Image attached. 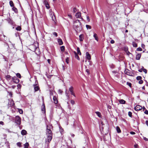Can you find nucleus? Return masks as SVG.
Here are the masks:
<instances>
[{
    "label": "nucleus",
    "mask_w": 148,
    "mask_h": 148,
    "mask_svg": "<svg viewBox=\"0 0 148 148\" xmlns=\"http://www.w3.org/2000/svg\"><path fill=\"white\" fill-rule=\"evenodd\" d=\"M77 53L79 55H81V53L80 52V49L79 47H78L77 49Z\"/></svg>",
    "instance_id": "obj_30"
},
{
    "label": "nucleus",
    "mask_w": 148,
    "mask_h": 148,
    "mask_svg": "<svg viewBox=\"0 0 148 148\" xmlns=\"http://www.w3.org/2000/svg\"><path fill=\"white\" fill-rule=\"evenodd\" d=\"M9 102L8 104V107H13L14 106V101L12 99H10L8 100Z\"/></svg>",
    "instance_id": "obj_3"
},
{
    "label": "nucleus",
    "mask_w": 148,
    "mask_h": 148,
    "mask_svg": "<svg viewBox=\"0 0 148 148\" xmlns=\"http://www.w3.org/2000/svg\"><path fill=\"white\" fill-rule=\"evenodd\" d=\"M143 80L141 79L138 82V83L140 84H141L143 83Z\"/></svg>",
    "instance_id": "obj_41"
},
{
    "label": "nucleus",
    "mask_w": 148,
    "mask_h": 148,
    "mask_svg": "<svg viewBox=\"0 0 148 148\" xmlns=\"http://www.w3.org/2000/svg\"><path fill=\"white\" fill-rule=\"evenodd\" d=\"M17 145L19 147H21V143L20 142H18L16 143Z\"/></svg>",
    "instance_id": "obj_36"
},
{
    "label": "nucleus",
    "mask_w": 148,
    "mask_h": 148,
    "mask_svg": "<svg viewBox=\"0 0 148 148\" xmlns=\"http://www.w3.org/2000/svg\"><path fill=\"white\" fill-rule=\"evenodd\" d=\"M10 4L11 7H13L14 6V4L13 1H10Z\"/></svg>",
    "instance_id": "obj_29"
},
{
    "label": "nucleus",
    "mask_w": 148,
    "mask_h": 148,
    "mask_svg": "<svg viewBox=\"0 0 148 148\" xmlns=\"http://www.w3.org/2000/svg\"><path fill=\"white\" fill-rule=\"evenodd\" d=\"M41 110L43 112V113H45V105L44 103L42 104V106Z\"/></svg>",
    "instance_id": "obj_11"
},
{
    "label": "nucleus",
    "mask_w": 148,
    "mask_h": 148,
    "mask_svg": "<svg viewBox=\"0 0 148 148\" xmlns=\"http://www.w3.org/2000/svg\"><path fill=\"white\" fill-rule=\"evenodd\" d=\"M73 27L77 33L80 32L82 29L81 23L79 20H76L74 22Z\"/></svg>",
    "instance_id": "obj_1"
},
{
    "label": "nucleus",
    "mask_w": 148,
    "mask_h": 148,
    "mask_svg": "<svg viewBox=\"0 0 148 148\" xmlns=\"http://www.w3.org/2000/svg\"><path fill=\"white\" fill-rule=\"evenodd\" d=\"M44 3L46 7L47 8L49 9V4L47 2L45 1L44 2Z\"/></svg>",
    "instance_id": "obj_17"
},
{
    "label": "nucleus",
    "mask_w": 148,
    "mask_h": 148,
    "mask_svg": "<svg viewBox=\"0 0 148 148\" xmlns=\"http://www.w3.org/2000/svg\"><path fill=\"white\" fill-rule=\"evenodd\" d=\"M95 113L99 117H101V116L100 112H96Z\"/></svg>",
    "instance_id": "obj_26"
},
{
    "label": "nucleus",
    "mask_w": 148,
    "mask_h": 148,
    "mask_svg": "<svg viewBox=\"0 0 148 148\" xmlns=\"http://www.w3.org/2000/svg\"><path fill=\"white\" fill-rule=\"evenodd\" d=\"M79 40L80 41H82L84 39V36L83 34L80 35L79 36Z\"/></svg>",
    "instance_id": "obj_14"
},
{
    "label": "nucleus",
    "mask_w": 148,
    "mask_h": 148,
    "mask_svg": "<svg viewBox=\"0 0 148 148\" xmlns=\"http://www.w3.org/2000/svg\"><path fill=\"white\" fill-rule=\"evenodd\" d=\"M146 124L148 126V121H146Z\"/></svg>",
    "instance_id": "obj_64"
},
{
    "label": "nucleus",
    "mask_w": 148,
    "mask_h": 148,
    "mask_svg": "<svg viewBox=\"0 0 148 148\" xmlns=\"http://www.w3.org/2000/svg\"><path fill=\"white\" fill-rule=\"evenodd\" d=\"M0 124H1L2 125H4L3 122L2 121H0Z\"/></svg>",
    "instance_id": "obj_61"
},
{
    "label": "nucleus",
    "mask_w": 148,
    "mask_h": 148,
    "mask_svg": "<svg viewBox=\"0 0 148 148\" xmlns=\"http://www.w3.org/2000/svg\"><path fill=\"white\" fill-rule=\"evenodd\" d=\"M127 84L130 87H131V84L130 83L127 82Z\"/></svg>",
    "instance_id": "obj_55"
},
{
    "label": "nucleus",
    "mask_w": 148,
    "mask_h": 148,
    "mask_svg": "<svg viewBox=\"0 0 148 148\" xmlns=\"http://www.w3.org/2000/svg\"><path fill=\"white\" fill-rule=\"evenodd\" d=\"M145 46L144 44H142L141 45V47L143 49H144L145 48Z\"/></svg>",
    "instance_id": "obj_53"
},
{
    "label": "nucleus",
    "mask_w": 148,
    "mask_h": 148,
    "mask_svg": "<svg viewBox=\"0 0 148 148\" xmlns=\"http://www.w3.org/2000/svg\"><path fill=\"white\" fill-rule=\"evenodd\" d=\"M58 92H59L60 94H62V90L60 89V90H58Z\"/></svg>",
    "instance_id": "obj_54"
},
{
    "label": "nucleus",
    "mask_w": 148,
    "mask_h": 148,
    "mask_svg": "<svg viewBox=\"0 0 148 148\" xmlns=\"http://www.w3.org/2000/svg\"><path fill=\"white\" fill-rule=\"evenodd\" d=\"M144 113L146 114H148V110H146L144 112Z\"/></svg>",
    "instance_id": "obj_47"
},
{
    "label": "nucleus",
    "mask_w": 148,
    "mask_h": 148,
    "mask_svg": "<svg viewBox=\"0 0 148 148\" xmlns=\"http://www.w3.org/2000/svg\"><path fill=\"white\" fill-rule=\"evenodd\" d=\"M142 108L143 111H144V110H146V108L144 106Z\"/></svg>",
    "instance_id": "obj_63"
},
{
    "label": "nucleus",
    "mask_w": 148,
    "mask_h": 148,
    "mask_svg": "<svg viewBox=\"0 0 148 148\" xmlns=\"http://www.w3.org/2000/svg\"><path fill=\"white\" fill-rule=\"evenodd\" d=\"M19 113L21 114H22L23 113V111L21 109H19L18 110Z\"/></svg>",
    "instance_id": "obj_42"
},
{
    "label": "nucleus",
    "mask_w": 148,
    "mask_h": 148,
    "mask_svg": "<svg viewBox=\"0 0 148 148\" xmlns=\"http://www.w3.org/2000/svg\"><path fill=\"white\" fill-rule=\"evenodd\" d=\"M15 122L18 125L20 124L21 119L20 117L18 116H16L15 117Z\"/></svg>",
    "instance_id": "obj_4"
},
{
    "label": "nucleus",
    "mask_w": 148,
    "mask_h": 148,
    "mask_svg": "<svg viewBox=\"0 0 148 148\" xmlns=\"http://www.w3.org/2000/svg\"><path fill=\"white\" fill-rule=\"evenodd\" d=\"M12 81L14 82L17 84L18 83L19 81V80L16 77H12Z\"/></svg>",
    "instance_id": "obj_9"
},
{
    "label": "nucleus",
    "mask_w": 148,
    "mask_h": 148,
    "mask_svg": "<svg viewBox=\"0 0 148 148\" xmlns=\"http://www.w3.org/2000/svg\"><path fill=\"white\" fill-rule=\"evenodd\" d=\"M16 76L18 77L19 78H21V74L18 73H17L16 74Z\"/></svg>",
    "instance_id": "obj_32"
},
{
    "label": "nucleus",
    "mask_w": 148,
    "mask_h": 148,
    "mask_svg": "<svg viewBox=\"0 0 148 148\" xmlns=\"http://www.w3.org/2000/svg\"><path fill=\"white\" fill-rule=\"evenodd\" d=\"M53 34L55 35L56 37H57L58 36L57 33L56 32H53Z\"/></svg>",
    "instance_id": "obj_46"
},
{
    "label": "nucleus",
    "mask_w": 148,
    "mask_h": 148,
    "mask_svg": "<svg viewBox=\"0 0 148 148\" xmlns=\"http://www.w3.org/2000/svg\"><path fill=\"white\" fill-rule=\"evenodd\" d=\"M16 30L17 31H20L21 29V26H18L16 28Z\"/></svg>",
    "instance_id": "obj_28"
},
{
    "label": "nucleus",
    "mask_w": 148,
    "mask_h": 148,
    "mask_svg": "<svg viewBox=\"0 0 148 148\" xmlns=\"http://www.w3.org/2000/svg\"><path fill=\"white\" fill-rule=\"evenodd\" d=\"M143 139L146 141H147L148 140V139L145 137H143Z\"/></svg>",
    "instance_id": "obj_51"
},
{
    "label": "nucleus",
    "mask_w": 148,
    "mask_h": 148,
    "mask_svg": "<svg viewBox=\"0 0 148 148\" xmlns=\"http://www.w3.org/2000/svg\"><path fill=\"white\" fill-rule=\"evenodd\" d=\"M13 9L15 12L17 11V9L15 7H13Z\"/></svg>",
    "instance_id": "obj_50"
},
{
    "label": "nucleus",
    "mask_w": 148,
    "mask_h": 148,
    "mask_svg": "<svg viewBox=\"0 0 148 148\" xmlns=\"http://www.w3.org/2000/svg\"><path fill=\"white\" fill-rule=\"evenodd\" d=\"M141 79L142 77L140 76H138L136 77V79L138 80H140Z\"/></svg>",
    "instance_id": "obj_33"
},
{
    "label": "nucleus",
    "mask_w": 148,
    "mask_h": 148,
    "mask_svg": "<svg viewBox=\"0 0 148 148\" xmlns=\"http://www.w3.org/2000/svg\"><path fill=\"white\" fill-rule=\"evenodd\" d=\"M86 18H87V21H90V18H89V17L88 16H87V17Z\"/></svg>",
    "instance_id": "obj_56"
},
{
    "label": "nucleus",
    "mask_w": 148,
    "mask_h": 148,
    "mask_svg": "<svg viewBox=\"0 0 148 148\" xmlns=\"http://www.w3.org/2000/svg\"><path fill=\"white\" fill-rule=\"evenodd\" d=\"M76 18H80L81 17V14L80 12H78L76 13L75 15Z\"/></svg>",
    "instance_id": "obj_16"
},
{
    "label": "nucleus",
    "mask_w": 148,
    "mask_h": 148,
    "mask_svg": "<svg viewBox=\"0 0 148 148\" xmlns=\"http://www.w3.org/2000/svg\"><path fill=\"white\" fill-rule=\"evenodd\" d=\"M119 102L120 103L123 104H125L126 103L125 101L123 99H120L119 100Z\"/></svg>",
    "instance_id": "obj_19"
},
{
    "label": "nucleus",
    "mask_w": 148,
    "mask_h": 148,
    "mask_svg": "<svg viewBox=\"0 0 148 148\" xmlns=\"http://www.w3.org/2000/svg\"><path fill=\"white\" fill-rule=\"evenodd\" d=\"M58 41L60 45H61L63 44V42L61 39H58Z\"/></svg>",
    "instance_id": "obj_20"
},
{
    "label": "nucleus",
    "mask_w": 148,
    "mask_h": 148,
    "mask_svg": "<svg viewBox=\"0 0 148 148\" xmlns=\"http://www.w3.org/2000/svg\"><path fill=\"white\" fill-rule=\"evenodd\" d=\"M11 76L9 75H7L5 76V78L7 80H9L11 78Z\"/></svg>",
    "instance_id": "obj_25"
},
{
    "label": "nucleus",
    "mask_w": 148,
    "mask_h": 148,
    "mask_svg": "<svg viewBox=\"0 0 148 148\" xmlns=\"http://www.w3.org/2000/svg\"><path fill=\"white\" fill-rule=\"evenodd\" d=\"M9 95L11 97H12V92H8Z\"/></svg>",
    "instance_id": "obj_39"
},
{
    "label": "nucleus",
    "mask_w": 148,
    "mask_h": 148,
    "mask_svg": "<svg viewBox=\"0 0 148 148\" xmlns=\"http://www.w3.org/2000/svg\"><path fill=\"white\" fill-rule=\"evenodd\" d=\"M132 112H131L130 111H129L128 112V114L129 116H130V117H132Z\"/></svg>",
    "instance_id": "obj_37"
},
{
    "label": "nucleus",
    "mask_w": 148,
    "mask_h": 148,
    "mask_svg": "<svg viewBox=\"0 0 148 148\" xmlns=\"http://www.w3.org/2000/svg\"><path fill=\"white\" fill-rule=\"evenodd\" d=\"M130 133L131 134H132V135L134 134H135V133L134 132H130Z\"/></svg>",
    "instance_id": "obj_59"
},
{
    "label": "nucleus",
    "mask_w": 148,
    "mask_h": 148,
    "mask_svg": "<svg viewBox=\"0 0 148 148\" xmlns=\"http://www.w3.org/2000/svg\"><path fill=\"white\" fill-rule=\"evenodd\" d=\"M136 50L138 51H142V49L140 47H138L137 49Z\"/></svg>",
    "instance_id": "obj_38"
},
{
    "label": "nucleus",
    "mask_w": 148,
    "mask_h": 148,
    "mask_svg": "<svg viewBox=\"0 0 148 148\" xmlns=\"http://www.w3.org/2000/svg\"><path fill=\"white\" fill-rule=\"evenodd\" d=\"M86 71L88 75H89L90 74V71L89 69H87L86 70Z\"/></svg>",
    "instance_id": "obj_45"
},
{
    "label": "nucleus",
    "mask_w": 148,
    "mask_h": 148,
    "mask_svg": "<svg viewBox=\"0 0 148 148\" xmlns=\"http://www.w3.org/2000/svg\"><path fill=\"white\" fill-rule=\"evenodd\" d=\"M143 68H142L140 69H139L138 70V71H139L140 72H142V71H143Z\"/></svg>",
    "instance_id": "obj_48"
},
{
    "label": "nucleus",
    "mask_w": 148,
    "mask_h": 148,
    "mask_svg": "<svg viewBox=\"0 0 148 148\" xmlns=\"http://www.w3.org/2000/svg\"><path fill=\"white\" fill-rule=\"evenodd\" d=\"M70 102L71 104H72L73 105H74L75 103L74 101L73 100H71Z\"/></svg>",
    "instance_id": "obj_40"
},
{
    "label": "nucleus",
    "mask_w": 148,
    "mask_h": 148,
    "mask_svg": "<svg viewBox=\"0 0 148 148\" xmlns=\"http://www.w3.org/2000/svg\"><path fill=\"white\" fill-rule=\"evenodd\" d=\"M74 53H75V57L78 60H80V58H79V56L77 54V53L75 52H74Z\"/></svg>",
    "instance_id": "obj_18"
},
{
    "label": "nucleus",
    "mask_w": 148,
    "mask_h": 148,
    "mask_svg": "<svg viewBox=\"0 0 148 148\" xmlns=\"http://www.w3.org/2000/svg\"><path fill=\"white\" fill-rule=\"evenodd\" d=\"M68 16L70 18H72V16L70 14H68Z\"/></svg>",
    "instance_id": "obj_62"
},
{
    "label": "nucleus",
    "mask_w": 148,
    "mask_h": 148,
    "mask_svg": "<svg viewBox=\"0 0 148 148\" xmlns=\"http://www.w3.org/2000/svg\"><path fill=\"white\" fill-rule=\"evenodd\" d=\"M53 102L55 104H57L58 103L57 98L56 96H54L53 97Z\"/></svg>",
    "instance_id": "obj_13"
},
{
    "label": "nucleus",
    "mask_w": 148,
    "mask_h": 148,
    "mask_svg": "<svg viewBox=\"0 0 148 148\" xmlns=\"http://www.w3.org/2000/svg\"><path fill=\"white\" fill-rule=\"evenodd\" d=\"M51 17H52V20L55 22V20H56V18H55V16H54V15H52Z\"/></svg>",
    "instance_id": "obj_35"
},
{
    "label": "nucleus",
    "mask_w": 148,
    "mask_h": 148,
    "mask_svg": "<svg viewBox=\"0 0 148 148\" xmlns=\"http://www.w3.org/2000/svg\"><path fill=\"white\" fill-rule=\"evenodd\" d=\"M65 93L66 94V96H67L68 98L69 97V96L68 95V94L67 93V92L66 90L65 91Z\"/></svg>",
    "instance_id": "obj_60"
},
{
    "label": "nucleus",
    "mask_w": 148,
    "mask_h": 148,
    "mask_svg": "<svg viewBox=\"0 0 148 148\" xmlns=\"http://www.w3.org/2000/svg\"><path fill=\"white\" fill-rule=\"evenodd\" d=\"M34 90L35 92L37 91H38L39 89V88L38 86H35V85H34Z\"/></svg>",
    "instance_id": "obj_22"
},
{
    "label": "nucleus",
    "mask_w": 148,
    "mask_h": 148,
    "mask_svg": "<svg viewBox=\"0 0 148 148\" xmlns=\"http://www.w3.org/2000/svg\"><path fill=\"white\" fill-rule=\"evenodd\" d=\"M124 73L127 75L131 76L132 75V73H131L130 71L128 69H125L124 71Z\"/></svg>",
    "instance_id": "obj_8"
},
{
    "label": "nucleus",
    "mask_w": 148,
    "mask_h": 148,
    "mask_svg": "<svg viewBox=\"0 0 148 148\" xmlns=\"http://www.w3.org/2000/svg\"><path fill=\"white\" fill-rule=\"evenodd\" d=\"M76 10H76V9L75 8H73V12H75H75L76 11Z\"/></svg>",
    "instance_id": "obj_57"
},
{
    "label": "nucleus",
    "mask_w": 148,
    "mask_h": 148,
    "mask_svg": "<svg viewBox=\"0 0 148 148\" xmlns=\"http://www.w3.org/2000/svg\"><path fill=\"white\" fill-rule=\"evenodd\" d=\"M60 49L62 52H63L64 51L65 47L64 46H62L60 47Z\"/></svg>",
    "instance_id": "obj_27"
},
{
    "label": "nucleus",
    "mask_w": 148,
    "mask_h": 148,
    "mask_svg": "<svg viewBox=\"0 0 148 148\" xmlns=\"http://www.w3.org/2000/svg\"><path fill=\"white\" fill-rule=\"evenodd\" d=\"M110 43L111 44H114V41L113 40H112L110 41Z\"/></svg>",
    "instance_id": "obj_52"
},
{
    "label": "nucleus",
    "mask_w": 148,
    "mask_h": 148,
    "mask_svg": "<svg viewBox=\"0 0 148 148\" xmlns=\"http://www.w3.org/2000/svg\"><path fill=\"white\" fill-rule=\"evenodd\" d=\"M86 58L88 60H90L91 59L90 55L88 52L86 53Z\"/></svg>",
    "instance_id": "obj_12"
},
{
    "label": "nucleus",
    "mask_w": 148,
    "mask_h": 148,
    "mask_svg": "<svg viewBox=\"0 0 148 148\" xmlns=\"http://www.w3.org/2000/svg\"><path fill=\"white\" fill-rule=\"evenodd\" d=\"M73 90V86H71L69 89V90L71 94L74 96L75 97V95L74 92Z\"/></svg>",
    "instance_id": "obj_5"
},
{
    "label": "nucleus",
    "mask_w": 148,
    "mask_h": 148,
    "mask_svg": "<svg viewBox=\"0 0 148 148\" xmlns=\"http://www.w3.org/2000/svg\"><path fill=\"white\" fill-rule=\"evenodd\" d=\"M132 45L134 47H137V44L134 42H132Z\"/></svg>",
    "instance_id": "obj_31"
},
{
    "label": "nucleus",
    "mask_w": 148,
    "mask_h": 148,
    "mask_svg": "<svg viewBox=\"0 0 148 148\" xmlns=\"http://www.w3.org/2000/svg\"><path fill=\"white\" fill-rule=\"evenodd\" d=\"M93 37L95 38V40H96L97 41H98L99 38L97 36V34L96 33H94L93 35Z\"/></svg>",
    "instance_id": "obj_15"
},
{
    "label": "nucleus",
    "mask_w": 148,
    "mask_h": 148,
    "mask_svg": "<svg viewBox=\"0 0 148 148\" xmlns=\"http://www.w3.org/2000/svg\"><path fill=\"white\" fill-rule=\"evenodd\" d=\"M86 27L87 29H91V27L90 26L88 25H86Z\"/></svg>",
    "instance_id": "obj_34"
},
{
    "label": "nucleus",
    "mask_w": 148,
    "mask_h": 148,
    "mask_svg": "<svg viewBox=\"0 0 148 148\" xmlns=\"http://www.w3.org/2000/svg\"><path fill=\"white\" fill-rule=\"evenodd\" d=\"M27 133V132L26 130H22L21 134L23 135H25Z\"/></svg>",
    "instance_id": "obj_23"
},
{
    "label": "nucleus",
    "mask_w": 148,
    "mask_h": 148,
    "mask_svg": "<svg viewBox=\"0 0 148 148\" xmlns=\"http://www.w3.org/2000/svg\"><path fill=\"white\" fill-rule=\"evenodd\" d=\"M38 44H36L35 45H32L31 46V48H33L34 49V51H36V50L38 49Z\"/></svg>",
    "instance_id": "obj_7"
},
{
    "label": "nucleus",
    "mask_w": 148,
    "mask_h": 148,
    "mask_svg": "<svg viewBox=\"0 0 148 148\" xmlns=\"http://www.w3.org/2000/svg\"><path fill=\"white\" fill-rule=\"evenodd\" d=\"M17 87L18 88H21V85L20 84H18L17 85Z\"/></svg>",
    "instance_id": "obj_58"
},
{
    "label": "nucleus",
    "mask_w": 148,
    "mask_h": 148,
    "mask_svg": "<svg viewBox=\"0 0 148 148\" xmlns=\"http://www.w3.org/2000/svg\"><path fill=\"white\" fill-rule=\"evenodd\" d=\"M46 134L47 136V138L46 139L47 140L48 142L49 143L52 139V133L51 130H48L47 131Z\"/></svg>",
    "instance_id": "obj_2"
},
{
    "label": "nucleus",
    "mask_w": 148,
    "mask_h": 148,
    "mask_svg": "<svg viewBox=\"0 0 148 148\" xmlns=\"http://www.w3.org/2000/svg\"><path fill=\"white\" fill-rule=\"evenodd\" d=\"M66 62L67 63V64H69V59L68 58H67L66 60Z\"/></svg>",
    "instance_id": "obj_44"
},
{
    "label": "nucleus",
    "mask_w": 148,
    "mask_h": 148,
    "mask_svg": "<svg viewBox=\"0 0 148 148\" xmlns=\"http://www.w3.org/2000/svg\"><path fill=\"white\" fill-rule=\"evenodd\" d=\"M143 71L145 73H147V70L145 69H143Z\"/></svg>",
    "instance_id": "obj_43"
},
{
    "label": "nucleus",
    "mask_w": 148,
    "mask_h": 148,
    "mask_svg": "<svg viewBox=\"0 0 148 148\" xmlns=\"http://www.w3.org/2000/svg\"><path fill=\"white\" fill-rule=\"evenodd\" d=\"M99 131L103 136L106 135L108 132V130H99Z\"/></svg>",
    "instance_id": "obj_6"
},
{
    "label": "nucleus",
    "mask_w": 148,
    "mask_h": 148,
    "mask_svg": "<svg viewBox=\"0 0 148 148\" xmlns=\"http://www.w3.org/2000/svg\"><path fill=\"white\" fill-rule=\"evenodd\" d=\"M29 145L28 143H26L24 144V148H28Z\"/></svg>",
    "instance_id": "obj_24"
},
{
    "label": "nucleus",
    "mask_w": 148,
    "mask_h": 148,
    "mask_svg": "<svg viewBox=\"0 0 148 148\" xmlns=\"http://www.w3.org/2000/svg\"><path fill=\"white\" fill-rule=\"evenodd\" d=\"M142 109V106L139 105H136L134 108V109L135 110L138 111L141 110Z\"/></svg>",
    "instance_id": "obj_10"
},
{
    "label": "nucleus",
    "mask_w": 148,
    "mask_h": 148,
    "mask_svg": "<svg viewBox=\"0 0 148 148\" xmlns=\"http://www.w3.org/2000/svg\"><path fill=\"white\" fill-rule=\"evenodd\" d=\"M134 147L135 148H137L138 147V145L136 144L134 145Z\"/></svg>",
    "instance_id": "obj_49"
},
{
    "label": "nucleus",
    "mask_w": 148,
    "mask_h": 148,
    "mask_svg": "<svg viewBox=\"0 0 148 148\" xmlns=\"http://www.w3.org/2000/svg\"><path fill=\"white\" fill-rule=\"evenodd\" d=\"M141 55L140 54H137L136 56V59L139 60L140 58Z\"/></svg>",
    "instance_id": "obj_21"
}]
</instances>
